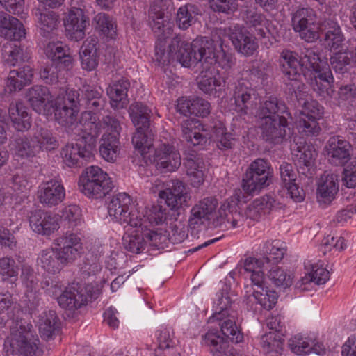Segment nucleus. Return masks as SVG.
Returning a JSON list of instances; mask_svg holds the SVG:
<instances>
[{"instance_id": "57", "label": "nucleus", "mask_w": 356, "mask_h": 356, "mask_svg": "<svg viewBox=\"0 0 356 356\" xmlns=\"http://www.w3.org/2000/svg\"><path fill=\"white\" fill-rule=\"evenodd\" d=\"M297 127L300 132L307 136H318L321 131L318 120L305 115H300L297 121Z\"/></svg>"}, {"instance_id": "23", "label": "nucleus", "mask_w": 356, "mask_h": 356, "mask_svg": "<svg viewBox=\"0 0 356 356\" xmlns=\"http://www.w3.org/2000/svg\"><path fill=\"white\" fill-rule=\"evenodd\" d=\"M339 191L338 178L334 174L325 172L318 184L317 200L320 204L328 205Z\"/></svg>"}, {"instance_id": "2", "label": "nucleus", "mask_w": 356, "mask_h": 356, "mask_svg": "<svg viewBox=\"0 0 356 356\" xmlns=\"http://www.w3.org/2000/svg\"><path fill=\"white\" fill-rule=\"evenodd\" d=\"M54 244V248L42 250L38 258V264L49 273H59L63 266L72 264L83 250L79 236L70 232L57 238Z\"/></svg>"}, {"instance_id": "26", "label": "nucleus", "mask_w": 356, "mask_h": 356, "mask_svg": "<svg viewBox=\"0 0 356 356\" xmlns=\"http://www.w3.org/2000/svg\"><path fill=\"white\" fill-rule=\"evenodd\" d=\"M45 53L53 63L59 65L63 70H69L72 67L73 59L70 50L62 42H49L46 47Z\"/></svg>"}, {"instance_id": "58", "label": "nucleus", "mask_w": 356, "mask_h": 356, "mask_svg": "<svg viewBox=\"0 0 356 356\" xmlns=\"http://www.w3.org/2000/svg\"><path fill=\"white\" fill-rule=\"evenodd\" d=\"M148 129H139L134 134L132 143L134 147L145 157V154L150 152L152 146L151 139L147 135Z\"/></svg>"}, {"instance_id": "36", "label": "nucleus", "mask_w": 356, "mask_h": 356, "mask_svg": "<svg viewBox=\"0 0 356 356\" xmlns=\"http://www.w3.org/2000/svg\"><path fill=\"white\" fill-rule=\"evenodd\" d=\"M149 26L156 40H168L172 34V24L163 12L149 13Z\"/></svg>"}, {"instance_id": "35", "label": "nucleus", "mask_w": 356, "mask_h": 356, "mask_svg": "<svg viewBox=\"0 0 356 356\" xmlns=\"http://www.w3.org/2000/svg\"><path fill=\"white\" fill-rule=\"evenodd\" d=\"M8 113L12 125L16 131L23 132L31 128V115L28 113V108L22 102H11Z\"/></svg>"}, {"instance_id": "30", "label": "nucleus", "mask_w": 356, "mask_h": 356, "mask_svg": "<svg viewBox=\"0 0 356 356\" xmlns=\"http://www.w3.org/2000/svg\"><path fill=\"white\" fill-rule=\"evenodd\" d=\"M130 82L126 78H120L113 81L107 88V94L111 100V106L115 109L124 108L128 104L127 92Z\"/></svg>"}, {"instance_id": "52", "label": "nucleus", "mask_w": 356, "mask_h": 356, "mask_svg": "<svg viewBox=\"0 0 356 356\" xmlns=\"http://www.w3.org/2000/svg\"><path fill=\"white\" fill-rule=\"evenodd\" d=\"M95 28L104 35L113 38L116 35V24L108 14L99 13L92 20Z\"/></svg>"}, {"instance_id": "9", "label": "nucleus", "mask_w": 356, "mask_h": 356, "mask_svg": "<svg viewBox=\"0 0 356 356\" xmlns=\"http://www.w3.org/2000/svg\"><path fill=\"white\" fill-rule=\"evenodd\" d=\"M269 162L264 159H257L248 168L242 179V188L248 195H253L268 186L272 177Z\"/></svg>"}, {"instance_id": "37", "label": "nucleus", "mask_w": 356, "mask_h": 356, "mask_svg": "<svg viewBox=\"0 0 356 356\" xmlns=\"http://www.w3.org/2000/svg\"><path fill=\"white\" fill-rule=\"evenodd\" d=\"M267 267L266 264L263 261V258L256 259L248 257L243 262V270L245 277L251 281L250 286L259 287L264 284V273L263 268Z\"/></svg>"}, {"instance_id": "39", "label": "nucleus", "mask_w": 356, "mask_h": 356, "mask_svg": "<svg viewBox=\"0 0 356 356\" xmlns=\"http://www.w3.org/2000/svg\"><path fill=\"white\" fill-rule=\"evenodd\" d=\"M26 97L33 109L40 114L44 112L46 103L52 97L48 88L36 85L29 89Z\"/></svg>"}, {"instance_id": "1", "label": "nucleus", "mask_w": 356, "mask_h": 356, "mask_svg": "<svg viewBox=\"0 0 356 356\" xmlns=\"http://www.w3.org/2000/svg\"><path fill=\"white\" fill-rule=\"evenodd\" d=\"M291 118L285 103L275 97L264 102L258 111L261 136L266 142L279 144L291 134L287 118Z\"/></svg>"}, {"instance_id": "64", "label": "nucleus", "mask_w": 356, "mask_h": 356, "mask_svg": "<svg viewBox=\"0 0 356 356\" xmlns=\"http://www.w3.org/2000/svg\"><path fill=\"white\" fill-rule=\"evenodd\" d=\"M302 68L314 71L322 66L319 55L312 49H306L300 56Z\"/></svg>"}, {"instance_id": "12", "label": "nucleus", "mask_w": 356, "mask_h": 356, "mask_svg": "<svg viewBox=\"0 0 356 356\" xmlns=\"http://www.w3.org/2000/svg\"><path fill=\"white\" fill-rule=\"evenodd\" d=\"M85 5L82 0H72L64 25L67 36L72 40L80 41L86 35L89 26L88 17L85 14Z\"/></svg>"}, {"instance_id": "42", "label": "nucleus", "mask_w": 356, "mask_h": 356, "mask_svg": "<svg viewBox=\"0 0 356 356\" xmlns=\"http://www.w3.org/2000/svg\"><path fill=\"white\" fill-rule=\"evenodd\" d=\"M39 145L33 138L26 136H16L12 143L15 154L22 158L35 156L40 152Z\"/></svg>"}, {"instance_id": "6", "label": "nucleus", "mask_w": 356, "mask_h": 356, "mask_svg": "<svg viewBox=\"0 0 356 356\" xmlns=\"http://www.w3.org/2000/svg\"><path fill=\"white\" fill-rule=\"evenodd\" d=\"M211 40L201 37L193 40L191 44L183 40L179 42V47L175 49V62L183 67H190L200 63L201 67L206 64L207 67L213 61Z\"/></svg>"}, {"instance_id": "25", "label": "nucleus", "mask_w": 356, "mask_h": 356, "mask_svg": "<svg viewBox=\"0 0 356 356\" xmlns=\"http://www.w3.org/2000/svg\"><path fill=\"white\" fill-rule=\"evenodd\" d=\"M318 31L324 34L325 45L331 51L340 49L344 41V36L335 21L331 19H325L320 24Z\"/></svg>"}, {"instance_id": "50", "label": "nucleus", "mask_w": 356, "mask_h": 356, "mask_svg": "<svg viewBox=\"0 0 356 356\" xmlns=\"http://www.w3.org/2000/svg\"><path fill=\"white\" fill-rule=\"evenodd\" d=\"M284 340L280 334L270 332L264 334L260 341V345L266 354L270 356H280L283 349Z\"/></svg>"}, {"instance_id": "14", "label": "nucleus", "mask_w": 356, "mask_h": 356, "mask_svg": "<svg viewBox=\"0 0 356 356\" xmlns=\"http://www.w3.org/2000/svg\"><path fill=\"white\" fill-rule=\"evenodd\" d=\"M152 163L162 172H174L181 163V156L175 147L170 144H160L149 156Z\"/></svg>"}, {"instance_id": "33", "label": "nucleus", "mask_w": 356, "mask_h": 356, "mask_svg": "<svg viewBox=\"0 0 356 356\" xmlns=\"http://www.w3.org/2000/svg\"><path fill=\"white\" fill-rule=\"evenodd\" d=\"M202 70L197 78L198 88L204 94L216 96L222 90V82L219 77L215 75V69L211 65L207 67L206 64L201 67Z\"/></svg>"}, {"instance_id": "17", "label": "nucleus", "mask_w": 356, "mask_h": 356, "mask_svg": "<svg viewBox=\"0 0 356 356\" xmlns=\"http://www.w3.org/2000/svg\"><path fill=\"white\" fill-rule=\"evenodd\" d=\"M234 48L245 56H251L257 48L255 38L249 32L238 25L234 24L228 28L227 33Z\"/></svg>"}, {"instance_id": "44", "label": "nucleus", "mask_w": 356, "mask_h": 356, "mask_svg": "<svg viewBox=\"0 0 356 356\" xmlns=\"http://www.w3.org/2000/svg\"><path fill=\"white\" fill-rule=\"evenodd\" d=\"M144 224L141 227H137L130 234H125L122 238L124 248L132 253L139 254L145 247V238L143 232Z\"/></svg>"}, {"instance_id": "20", "label": "nucleus", "mask_w": 356, "mask_h": 356, "mask_svg": "<svg viewBox=\"0 0 356 356\" xmlns=\"http://www.w3.org/2000/svg\"><path fill=\"white\" fill-rule=\"evenodd\" d=\"M350 143L339 136L330 138L326 145L329 162L336 166L343 165L350 159Z\"/></svg>"}, {"instance_id": "62", "label": "nucleus", "mask_w": 356, "mask_h": 356, "mask_svg": "<svg viewBox=\"0 0 356 356\" xmlns=\"http://www.w3.org/2000/svg\"><path fill=\"white\" fill-rule=\"evenodd\" d=\"M333 52L334 54L330 57V65L336 72L343 74L350 63V58L346 51L341 49Z\"/></svg>"}, {"instance_id": "59", "label": "nucleus", "mask_w": 356, "mask_h": 356, "mask_svg": "<svg viewBox=\"0 0 356 356\" xmlns=\"http://www.w3.org/2000/svg\"><path fill=\"white\" fill-rule=\"evenodd\" d=\"M58 22V15L54 11H46L40 13L38 23L42 31L41 34L47 37L49 33L56 29Z\"/></svg>"}, {"instance_id": "31", "label": "nucleus", "mask_w": 356, "mask_h": 356, "mask_svg": "<svg viewBox=\"0 0 356 356\" xmlns=\"http://www.w3.org/2000/svg\"><path fill=\"white\" fill-rule=\"evenodd\" d=\"M99 41L97 37H88L83 43L79 55L81 66L83 70L91 71L95 69L99 63Z\"/></svg>"}, {"instance_id": "45", "label": "nucleus", "mask_w": 356, "mask_h": 356, "mask_svg": "<svg viewBox=\"0 0 356 356\" xmlns=\"http://www.w3.org/2000/svg\"><path fill=\"white\" fill-rule=\"evenodd\" d=\"M193 120H186L183 121L181 123L183 138L188 143L189 147L192 145L198 149H204L209 138L197 131L196 129H193Z\"/></svg>"}, {"instance_id": "28", "label": "nucleus", "mask_w": 356, "mask_h": 356, "mask_svg": "<svg viewBox=\"0 0 356 356\" xmlns=\"http://www.w3.org/2000/svg\"><path fill=\"white\" fill-rule=\"evenodd\" d=\"M0 33L5 38L10 40H20L26 35L23 24L16 17L3 11L0 12Z\"/></svg>"}, {"instance_id": "48", "label": "nucleus", "mask_w": 356, "mask_h": 356, "mask_svg": "<svg viewBox=\"0 0 356 356\" xmlns=\"http://www.w3.org/2000/svg\"><path fill=\"white\" fill-rule=\"evenodd\" d=\"M83 100L89 111L96 112L104 107L105 101L101 88L97 89L91 86H83Z\"/></svg>"}, {"instance_id": "63", "label": "nucleus", "mask_w": 356, "mask_h": 356, "mask_svg": "<svg viewBox=\"0 0 356 356\" xmlns=\"http://www.w3.org/2000/svg\"><path fill=\"white\" fill-rule=\"evenodd\" d=\"M62 70H64L62 67L51 62L41 68L40 77L47 84H55L58 82Z\"/></svg>"}, {"instance_id": "38", "label": "nucleus", "mask_w": 356, "mask_h": 356, "mask_svg": "<svg viewBox=\"0 0 356 356\" xmlns=\"http://www.w3.org/2000/svg\"><path fill=\"white\" fill-rule=\"evenodd\" d=\"M243 19L247 26L260 38H264L268 33L269 21L266 16L254 8H247L243 13Z\"/></svg>"}, {"instance_id": "21", "label": "nucleus", "mask_w": 356, "mask_h": 356, "mask_svg": "<svg viewBox=\"0 0 356 356\" xmlns=\"http://www.w3.org/2000/svg\"><path fill=\"white\" fill-rule=\"evenodd\" d=\"M218 200L213 197H207L195 204L191 211L188 225L191 228L202 225L204 220H209L215 213Z\"/></svg>"}, {"instance_id": "34", "label": "nucleus", "mask_w": 356, "mask_h": 356, "mask_svg": "<svg viewBox=\"0 0 356 356\" xmlns=\"http://www.w3.org/2000/svg\"><path fill=\"white\" fill-rule=\"evenodd\" d=\"M210 104L200 97L191 99H179L177 111L184 115H194L195 116L206 117L210 113Z\"/></svg>"}, {"instance_id": "13", "label": "nucleus", "mask_w": 356, "mask_h": 356, "mask_svg": "<svg viewBox=\"0 0 356 356\" xmlns=\"http://www.w3.org/2000/svg\"><path fill=\"white\" fill-rule=\"evenodd\" d=\"M79 108L67 107L62 104H56L54 110V116L57 122L65 129V132L70 136H79L84 133H88L86 129L87 124L99 125L95 122L78 120Z\"/></svg>"}, {"instance_id": "3", "label": "nucleus", "mask_w": 356, "mask_h": 356, "mask_svg": "<svg viewBox=\"0 0 356 356\" xmlns=\"http://www.w3.org/2000/svg\"><path fill=\"white\" fill-rule=\"evenodd\" d=\"M209 323H218L220 331L224 337L219 334L216 329H210L202 336L203 343L210 348V351L215 355L225 346V337L236 343L243 340V334L236 326L233 315L226 314L225 312H215L209 319Z\"/></svg>"}, {"instance_id": "56", "label": "nucleus", "mask_w": 356, "mask_h": 356, "mask_svg": "<svg viewBox=\"0 0 356 356\" xmlns=\"http://www.w3.org/2000/svg\"><path fill=\"white\" fill-rule=\"evenodd\" d=\"M213 137L216 143V146L220 150H228L234 145L235 139L232 134L225 131V128L220 124L214 127Z\"/></svg>"}, {"instance_id": "51", "label": "nucleus", "mask_w": 356, "mask_h": 356, "mask_svg": "<svg viewBox=\"0 0 356 356\" xmlns=\"http://www.w3.org/2000/svg\"><path fill=\"white\" fill-rule=\"evenodd\" d=\"M316 152L309 147H303L298 151L295 160V164L299 173L307 175L311 168L314 165Z\"/></svg>"}, {"instance_id": "49", "label": "nucleus", "mask_w": 356, "mask_h": 356, "mask_svg": "<svg viewBox=\"0 0 356 356\" xmlns=\"http://www.w3.org/2000/svg\"><path fill=\"white\" fill-rule=\"evenodd\" d=\"M277 202L270 195H264L256 199L248 207V216L250 218L257 219L261 215L269 213L270 211L276 209Z\"/></svg>"}, {"instance_id": "15", "label": "nucleus", "mask_w": 356, "mask_h": 356, "mask_svg": "<svg viewBox=\"0 0 356 356\" xmlns=\"http://www.w3.org/2000/svg\"><path fill=\"white\" fill-rule=\"evenodd\" d=\"M232 99L234 100V110L241 116L253 109L257 94L249 81L241 79L235 83Z\"/></svg>"}, {"instance_id": "43", "label": "nucleus", "mask_w": 356, "mask_h": 356, "mask_svg": "<svg viewBox=\"0 0 356 356\" xmlns=\"http://www.w3.org/2000/svg\"><path fill=\"white\" fill-rule=\"evenodd\" d=\"M200 15L199 8L191 3L181 6L176 16V24L182 30H186L197 20V16Z\"/></svg>"}, {"instance_id": "22", "label": "nucleus", "mask_w": 356, "mask_h": 356, "mask_svg": "<svg viewBox=\"0 0 356 356\" xmlns=\"http://www.w3.org/2000/svg\"><path fill=\"white\" fill-rule=\"evenodd\" d=\"M83 291L81 285L72 283L57 297L58 305L60 307L68 310H75L81 307L87 302V296Z\"/></svg>"}, {"instance_id": "19", "label": "nucleus", "mask_w": 356, "mask_h": 356, "mask_svg": "<svg viewBox=\"0 0 356 356\" xmlns=\"http://www.w3.org/2000/svg\"><path fill=\"white\" fill-rule=\"evenodd\" d=\"M244 298L251 307L254 303L259 304L266 309H271L277 303L278 295L273 290L264 289V284L259 287L246 284L245 286Z\"/></svg>"}, {"instance_id": "18", "label": "nucleus", "mask_w": 356, "mask_h": 356, "mask_svg": "<svg viewBox=\"0 0 356 356\" xmlns=\"http://www.w3.org/2000/svg\"><path fill=\"white\" fill-rule=\"evenodd\" d=\"M29 221L31 229L42 236H49L59 228L58 218L41 209L32 211Z\"/></svg>"}, {"instance_id": "32", "label": "nucleus", "mask_w": 356, "mask_h": 356, "mask_svg": "<svg viewBox=\"0 0 356 356\" xmlns=\"http://www.w3.org/2000/svg\"><path fill=\"white\" fill-rule=\"evenodd\" d=\"M33 76L32 69L26 65L17 70H10L6 81L5 92L11 94L21 90L31 83Z\"/></svg>"}, {"instance_id": "46", "label": "nucleus", "mask_w": 356, "mask_h": 356, "mask_svg": "<svg viewBox=\"0 0 356 356\" xmlns=\"http://www.w3.org/2000/svg\"><path fill=\"white\" fill-rule=\"evenodd\" d=\"M38 326L41 337L45 339L52 337L55 331L58 328V318L54 310L44 312L40 316Z\"/></svg>"}, {"instance_id": "16", "label": "nucleus", "mask_w": 356, "mask_h": 356, "mask_svg": "<svg viewBox=\"0 0 356 356\" xmlns=\"http://www.w3.org/2000/svg\"><path fill=\"white\" fill-rule=\"evenodd\" d=\"M37 196L42 204L51 207L64 200L65 191L61 181L55 178L42 182L38 187Z\"/></svg>"}, {"instance_id": "41", "label": "nucleus", "mask_w": 356, "mask_h": 356, "mask_svg": "<svg viewBox=\"0 0 356 356\" xmlns=\"http://www.w3.org/2000/svg\"><path fill=\"white\" fill-rule=\"evenodd\" d=\"M129 113L136 129L149 128L152 111L145 104L139 102L132 103Z\"/></svg>"}, {"instance_id": "4", "label": "nucleus", "mask_w": 356, "mask_h": 356, "mask_svg": "<svg viewBox=\"0 0 356 356\" xmlns=\"http://www.w3.org/2000/svg\"><path fill=\"white\" fill-rule=\"evenodd\" d=\"M280 65L285 76L286 92L297 101L305 99L307 95V87L303 83L302 68L297 54L284 49L280 54Z\"/></svg>"}, {"instance_id": "10", "label": "nucleus", "mask_w": 356, "mask_h": 356, "mask_svg": "<svg viewBox=\"0 0 356 356\" xmlns=\"http://www.w3.org/2000/svg\"><path fill=\"white\" fill-rule=\"evenodd\" d=\"M291 24L300 38L307 42H313L319 38L320 24L316 12L311 8H298L292 15Z\"/></svg>"}, {"instance_id": "7", "label": "nucleus", "mask_w": 356, "mask_h": 356, "mask_svg": "<svg viewBox=\"0 0 356 356\" xmlns=\"http://www.w3.org/2000/svg\"><path fill=\"white\" fill-rule=\"evenodd\" d=\"M107 208L109 216L121 225L137 227L145 222L144 216L134 208L131 197L125 193L114 195Z\"/></svg>"}, {"instance_id": "47", "label": "nucleus", "mask_w": 356, "mask_h": 356, "mask_svg": "<svg viewBox=\"0 0 356 356\" xmlns=\"http://www.w3.org/2000/svg\"><path fill=\"white\" fill-rule=\"evenodd\" d=\"M286 248L280 241L266 242L262 248L263 261L267 266L280 262L286 253Z\"/></svg>"}, {"instance_id": "60", "label": "nucleus", "mask_w": 356, "mask_h": 356, "mask_svg": "<svg viewBox=\"0 0 356 356\" xmlns=\"http://www.w3.org/2000/svg\"><path fill=\"white\" fill-rule=\"evenodd\" d=\"M211 47L213 49L212 54L213 57V61L211 63V69H214L213 65L215 63H218L220 67L225 70L231 69L235 65L236 59L232 54L226 52L222 49L216 54L213 40H211Z\"/></svg>"}, {"instance_id": "29", "label": "nucleus", "mask_w": 356, "mask_h": 356, "mask_svg": "<svg viewBox=\"0 0 356 356\" xmlns=\"http://www.w3.org/2000/svg\"><path fill=\"white\" fill-rule=\"evenodd\" d=\"M310 272L298 280L295 284V288L299 291L309 290L312 282L320 285L325 284L330 278V272L323 267V264H310Z\"/></svg>"}, {"instance_id": "54", "label": "nucleus", "mask_w": 356, "mask_h": 356, "mask_svg": "<svg viewBox=\"0 0 356 356\" xmlns=\"http://www.w3.org/2000/svg\"><path fill=\"white\" fill-rule=\"evenodd\" d=\"M268 278L274 285L283 289L290 286L293 283L291 275L286 270L277 266L273 267L269 270Z\"/></svg>"}, {"instance_id": "27", "label": "nucleus", "mask_w": 356, "mask_h": 356, "mask_svg": "<svg viewBox=\"0 0 356 356\" xmlns=\"http://www.w3.org/2000/svg\"><path fill=\"white\" fill-rule=\"evenodd\" d=\"M180 41L179 35H175L170 44L167 40L156 41L154 59L159 65H168L175 62V49L179 47Z\"/></svg>"}, {"instance_id": "24", "label": "nucleus", "mask_w": 356, "mask_h": 356, "mask_svg": "<svg viewBox=\"0 0 356 356\" xmlns=\"http://www.w3.org/2000/svg\"><path fill=\"white\" fill-rule=\"evenodd\" d=\"M184 164L191 184L195 188L200 187L203 184L205 177V165L203 159L196 154L195 151H192L184 158Z\"/></svg>"}, {"instance_id": "5", "label": "nucleus", "mask_w": 356, "mask_h": 356, "mask_svg": "<svg viewBox=\"0 0 356 356\" xmlns=\"http://www.w3.org/2000/svg\"><path fill=\"white\" fill-rule=\"evenodd\" d=\"M86 129L89 130V132L79 135L78 143H67L61 149L63 161L68 167L78 166L81 159L89 160L93 156L100 128L99 125L87 124Z\"/></svg>"}, {"instance_id": "11", "label": "nucleus", "mask_w": 356, "mask_h": 356, "mask_svg": "<svg viewBox=\"0 0 356 356\" xmlns=\"http://www.w3.org/2000/svg\"><path fill=\"white\" fill-rule=\"evenodd\" d=\"M39 339L29 323L21 324L17 332L10 341L13 353H19L24 356H40L43 351L39 347Z\"/></svg>"}, {"instance_id": "61", "label": "nucleus", "mask_w": 356, "mask_h": 356, "mask_svg": "<svg viewBox=\"0 0 356 356\" xmlns=\"http://www.w3.org/2000/svg\"><path fill=\"white\" fill-rule=\"evenodd\" d=\"M19 268L15 261L10 257H4L0 259V275L3 280L11 279L16 280L18 277Z\"/></svg>"}, {"instance_id": "40", "label": "nucleus", "mask_w": 356, "mask_h": 356, "mask_svg": "<svg viewBox=\"0 0 356 356\" xmlns=\"http://www.w3.org/2000/svg\"><path fill=\"white\" fill-rule=\"evenodd\" d=\"M119 137L115 134H103L100 140L99 152L100 156L106 161L113 163L120 154Z\"/></svg>"}, {"instance_id": "8", "label": "nucleus", "mask_w": 356, "mask_h": 356, "mask_svg": "<svg viewBox=\"0 0 356 356\" xmlns=\"http://www.w3.org/2000/svg\"><path fill=\"white\" fill-rule=\"evenodd\" d=\"M79 186L87 197L101 199L112 191L114 185L106 172L98 166L92 165L86 168L82 173Z\"/></svg>"}, {"instance_id": "55", "label": "nucleus", "mask_w": 356, "mask_h": 356, "mask_svg": "<svg viewBox=\"0 0 356 356\" xmlns=\"http://www.w3.org/2000/svg\"><path fill=\"white\" fill-rule=\"evenodd\" d=\"M289 346L296 355H307L314 349V341L308 338L296 335L289 341Z\"/></svg>"}, {"instance_id": "53", "label": "nucleus", "mask_w": 356, "mask_h": 356, "mask_svg": "<svg viewBox=\"0 0 356 356\" xmlns=\"http://www.w3.org/2000/svg\"><path fill=\"white\" fill-rule=\"evenodd\" d=\"M39 144L40 152L44 148L47 151L54 150L58 147L59 143L57 138L53 135L52 132L45 128L40 127L35 133L33 137Z\"/></svg>"}]
</instances>
